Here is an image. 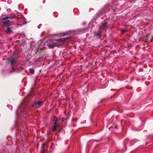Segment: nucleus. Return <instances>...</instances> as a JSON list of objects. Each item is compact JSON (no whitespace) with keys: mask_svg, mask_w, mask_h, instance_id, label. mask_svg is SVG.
<instances>
[{"mask_svg":"<svg viewBox=\"0 0 153 153\" xmlns=\"http://www.w3.org/2000/svg\"><path fill=\"white\" fill-rule=\"evenodd\" d=\"M67 39V38H60L59 39L56 40H53V43H48L47 44V46L49 47V48H53L55 46H57L59 47V45L57 44V43H59L60 41L62 42L66 40Z\"/></svg>","mask_w":153,"mask_h":153,"instance_id":"f257e3e1","label":"nucleus"},{"mask_svg":"<svg viewBox=\"0 0 153 153\" xmlns=\"http://www.w3.org/2000/svg\"><path fill=\"white\" fill-rule=\"evenodd\" d=\"M60 120V118H54L52 120L53 123L52 124V130L53 131H55L57 130V128L59 126V122Z\"/></svg>","mask_w":153,"mask_h":153,"instance_id":"f03ea898","label":"nucleus"},{"mask_svg":"<svg viewBox=\"0 0 153 153\" xmlns=\"http://www.w3.org/2000/svg\"><path fill=\"white\" fill-rule=\"evenodd\" d=\"M42 101H35L33 104V106H36L38 107L41 105V104L42 103Z\"/></svg>","mask_w":153,"mask_h":153,"instance_id":"7ed1b4c3","label":"nucleus"},{"mask_svg":"<svg viewBox=\"0 0 153 153\" xmlns=\"http://www.w3.org/2000/svg\"><path fill=\"white\" fill-rule=\"evenodd\" d=\"M107 22H105L103 23L101 26L100 27V30L104 29L105 28L107 27Z\"/></svg>","mask_w":153,"mask_h":153,"instance_id":"20e7f679","label":"nucleus"},{"mask_svg":"<svg viewBox=\"0 0 153 153\" xmlns=\"http://www.w3.org/2000/svg\"><path fill=\"white\" fill-rule=\"evenodd\" d=\"M12 30V27L10 26H7L6 30L8 33L10 32Z\"/></svg>","mask_w":153,"mask_h":153,"instance_id":"39448f33","label":"nucleus"},{"mask_svg":"<svg viewBox=\"0 0 153 153\" xmlns=\"http://www.w3.org/2000/svg\"><path fill=\"white\" fill-rule=\"evenodd\" d=\"M102 33L100 31H99L97 33H95L94 35L98 38H99L101 35Z\"/></svg>","mask_w":153,"mask_h":153,"instance_id":"423d86ee","label":"nucleus"},{"mask_svg":"<svg viewBox=\"0 0 153 153\" xmlns=\"http://www.w3.org/2000/svg\"><path fill=\"white\" fill-rule=\"evenodd\" d=\"M45 145V144L44 143H43L42 144V147H41V153H44V147Z\"/></svg>","mask_w":153,"mask_h":153,"instance_id":"0eeeda50","label":"nucleus"},{"mask_svg":"<svg viewBox=\"0 0 153 153\" xmlns=\"http://www.w3.org/2000/svg\"><path fill=\"white\" fill-rule=\"evenodd\" d=\"M10 62L11 64V65H12V68L13 69H14V67H13V64L15 63V60L13 59H12L10 60Z\"/></svg>","mask_w":153,"mask_h":153,"instance_id":"6e6552de","label":"nucleus"},{"mask_svg":"<svg viewBox=\"0 0 153 153\" xmlns=\"http://www.w3.org/2000/svg\"><path fill=\"white\" fill-rule=\"evenodd\" d=\"M30 72L32 74H33L34 73V71L32 68H30L29 70Z\"/></svg>","mask_w":153,"mask_h":153,"instance_id":"1a4fd4ad","label":"nucleus"},{"mask_svg":"<svg viewBox=\"0 0 153 153\" xmlns=\"http://www.w3.org/2000/svg\"><path fill=\"white\" fill-rule=\"evenodd\" d=\"M11 18L10 17L6 16L4 18H3L2 19V20H7L8 19H10Z\"/></svg>","mask_w":153,"mask_h":153,"instance_id":"9d476101","label":"nucleus"},{"mask_svg":"<svg viewBox=\"0 0 153 153\" xmlns=\"http://www.w3.org/2000/svg\"><path fill=\"white\" fill-rule=\"evenodd\" d=\"M24 110H21V112L22 113H21L20 114H18V115L19 116H22L23 114L25 113V111H24Z\"/></svg>","mask_w":153,"mask_h":153,"instance_id":"9b49d317","label":"nucleus"},{"mask_svg":"<svg viewBox=\"0 0 153 153\" xmlns=\"http://www.w3.org/2000/svg\"><path fill=\"white\" fill-rule=\"evenodd\" d=\"M122 33H124L126 32V30H123L121 31Z\"/></svg>","mask_w":153,"mask_h":153,"instance_id":"f8f14e48","label":"nucleus"},{"mask_svg":"<svg viewBox=\"0 0 153 153\" xmlns=\"http://www.w3.org/2000/svg\"><path fill=\"white\" fill-rule=\"evenodd\" d=\"M69 34V33H68V32H67V33H64L63 35H64V36L65 35H67V34Z\"/></svg>","mask_w":153,"mask_h":153,"instance_id":"ddd939ff","label":"nucleus"},{"mask_svg":"<svg viewBox=\"0 0 153 153\" xmlns=\"http://www.w3.org/2000/svg\"><path fill=\"white\" fill-rule=\"evenodd\" d=\"M115 127L116 128H117V126H115Z\"/></svg>","mask_w":153,"mask_h":153,"instance_id":"4468645a","label":"nucleus"},{"mask_svg":"<svg viewBox=\"0 0 153 153\" xmlns=\"http://www.w3.org/2000/svg\"><path fill=\"white\" fill-rule=\"evenodd\" d=\"M5 23H5L4 22H3V25H4L5 24Z\"/></svg>","mask_w":153,"mask_h":153,"instance_id":"2eb2a0df","label":"nucleus"},{"mask_svg":"<svg viewBox=\"0 0 153 153\" xmlns=\"http://www.w3.org/2000/svg\"><path fill=\"white\" fill-rule=\"evenodd\" d=\"M6 22H7L6 23H8V21H6Z\"/></svg>","mask_w":153,"mask_h":153,"instance_id":"dca6fc26","label":"nucleus"},{"mask_svg":"<svg viewBox=\"0 0 153 153\" xmlns=\"http://www.w3.org/2000/svg\"><path fill=\"white\" fill-rule=\"evenodd\" d=\"M16 116H17V113H16Z\"/></svg>","mask_w":153,"mask_h":153,"instance_id":"f3484780","label":"nucleus"},{"mask_svg":"<svg viewBox=\"0 0 153 153\" xmlns=\"http://www.w3.org/2000/svg\"><path fill=\"white\" fill-rule=\"evenodd\" d=\"M10 1L9 0V2H10Z\"/></svg>","mask_w":153,"mask_h":153,"instance_id":"a211bd4d","label":"nucleus"},{"mask_svg":"<svg viewBox=\"0 0 153 153\" xmlns=\"http://www.w3.org/2000/svg\"><path fill=\"white\" fill-rule=\"evenodd\" d=\"M10 1L9 0V2H10Z\"/></svg>","mask_w":153,"mask_h":153,"instance_id":"6ab92c4d","label":"nucleus"}]
</instances>
